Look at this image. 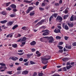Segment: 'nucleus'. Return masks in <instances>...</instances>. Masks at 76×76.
Listing matches in <instances>:
<instances>
[{
	"label": "nucleus",
	"mask_w": 76,
	"mask_h": 76,
	"mask_svg": "<svg viewBox=\"0 0 76 76\" xmlns=\"http://www.w3.org/2000/svg\"><path fill=\"white\" fill-rule=\"evenodd\" d=\"M19 60L20 61H23V58H21L19 59Z\"/></svg>",
	"instance_id": "46"
},
{
	"label": "nucleus",
	"mask_w": 76,
	"mask_h": 76,
	"mask_svg": "<svg viewBox=\"0 0 76 76\" xmlns=\"http://www.w3.org/2000/svg\"><path fill=\"white\" fill-rule=\"evenodd\" d=\"M21 72L20 71H18L17 72V75H19L20 74Z\"/></svg>",
	"instance_id": "47"
},
{
	"label": "nucleus",
	"mask_w": 76,
	"mask_h": 76,
	"mask_svg": "<svg viewBox=\"0 0 76 76\" xmlns=\"http://www.w3.org/2000/svg\"><path fill=\"white\" fill-rule=\"evenodd\" d=\"M45 20L43 19L41 20L40 22H38L37 24V25H41V24H42V23L44 22V21Z\"/></svg>",
	"instance_id": "7"
},
{
	"label": "nucleus",
	"mask_w": 76,
	"mask_h": 76,
	"mask_svg": "<svg viewBox=\"0 0 76 76\" xmlns=\"http://www.w3.org/2000/svg\"><path fill=\"white\" fill-rule=\"evenodd\" d=\"M18 55H19V56H22L23 54V53H18Z\"/></svg>",
	"instance_id": "54"
},
{
	"label": "nucleus",
	"mask_w": 76,
	"mask_h": 76,
	"mask_svg": "<svg viewBox=\"0 0 76 76\" xmlns=\"http://www.w3.org/2000/svg\"><path fill=\"white\" fill-rule=\"evenodd\" d=\"M42 6H45V4L44 3H42Z\"/></svg>",
	"instance_id": "64"
},
{
	"label": "nucleus",
	"mask_w": 76,
	"mask_h": 76,
	"mask_svg": "<svg viewBox=\"0 0 76 76\" xmlns=\"http://www.w3.org/2000/svg\"><path fill=\"white\" fill-rule=\"evenodd\" d=\"M41 56V53H40L38 54H37V57H40Z\"/></svg>",
	"instance_id": "63"
},
{
	"label": "nucleus",
	"mask_w": 76,
	"mask_h": 76,
	"mask_svg": "<svg viewBox=\"0 0 76 76\" xmlns=\"http://www.w3.org/2000/svg\"><path fill=\"white\" fill-rule=\"evenodd\" d=\"M43 75V73H40L38 75L39 76H42Z\"/></svg>",
	"instance_id": "50"
},
{
	"label": "nucleus",
	"mask_w": 76,
	"mask_h": 76,
	"mask_svg": "<svg viewBox=\"0 0 76 76\" xmlns=\"http://www.w3.org/2000/svg\"><path fill=\"white\" fill-rule=\"evenodd\" d=\"M12 72L13 71H7V73L8 74H9V75H12Z\"/></svg>",
	"instance_id": "25"
},
{
	"label": "nucleus",
	"mask_w": 76,
	"mask_h": 76,
	"mask_svg": "<svg viewBox=\"0 0 76 76\" xmlns=\"http://www.w3.org/2000/svg\"><path fill=\"white\" fill-rule=\"evenodd\" d=\"M30 44L31 45V46L34 45H35V44H36V42L34 41H33L30 43Z\"/></svg>",
	"instance_id": "12"
},
{
	"label": "nucleus",
	"mask_w": 76,
	"mask_h": 76,
	"mask_svg": "<svg viewBox=\"0 0 76 76\" xmlns=\"http://www.w3.org/2000/svg\"><path fill=\"white\" fill-rule=\"evenodd\" d=\"M21 39H19L18 40H17V42H20V41H21Z\"/></svg>",
	"instance_id": "62"
},
{
	"label": "nucleus",
	"mask_w": 76,
	"mask_h": 76,
	"mask_svg": "<svg viewBox=\"0 0 76 76\" xmlns=\"http://www.w3.org/2000/svg\"><path fill=\"white\" fill-rule=\"evenodd\" d=\"M62 60L65 62L67 61H68V58H64L62 59Z\"/></svg>",
	"instance_id": "16"
},
{
	"label": "nucleus",
	"mask_w": 76,
	"mask_h": 76,
	"mask_svg": "<svg viewBox=\"0 0 76 76\" xmlns=\"http://www.w3.org/2000/svg\"><path fill=\"white\" fill-rule=\"evenodd\" d=\"M34 12L35 11H33L31 12L29 14L30 16H34V15H35V12Z\"/></svg>",
	"instance_id": "22"
},
{
	"label": "nucleus",
	"mask_w": 76,
	"mask_h": 76,
	"mask_svg": "<svg viewBox=\"0 0 76 76\" xmlns=\"http://www.w3.org/2000/svg\"><path fill=\"white\" fill-rule=\"evenodd\" d=\"M22 29H23V31H28V29H27V27L26 26H23L21 28Z\"/></svg>",
	"instance_id": "15"
},
{
	"label": "nucleus",
	"mask_w": 76,
	"mask_h": 76,
	"mask_svg": "<svg viewBox=\"0 0 76 76\" xmlns=\"http://www.w3.org/2000/svg\"><path fill=\"white\" fill-rule=\"evenodd\" d=\"M63 70L64 71H67V69H66V67H64L63 68Z\"/></svg>",
	"instance_id": "57"
},
{
	"label": "nucleus",
	"mask_w": 76,
	"mask_h": 76,
	"mask_svg": "<svg viewBox=\"0 0 76 76\" xmlns=\"http://www.w3.org/2000/svg\"><path fill=\"white\" fill-rule=\"evenodd\" d=\"M66 48H68V49H72V46L71 45H69L67 46H66Z\"/></svg>",
	"instance_id": "30"
},
{
	"label": "nucleus",
	"mask_w": 76,
	"mask_h": 76,
	"mask_svg": "<svg viewBox=\"0 0 76 76\" xmlns=\"http://www.w3.org/2000/svg\"><path fill=\"white\" fill-rule=\"evenodd\" d=\"M53 18V16H51L49 18V22H51V19Z\"/></svg>",
	"instance_id": "39"
},
{
	"label": "nucleus",
	"mask_w": 76,
	"mask_h": 76,
	"mask_svg": "<svg viewBox=\"0 0 76 76\" xmlns=\"http://www.w3.org/2000/svg\"><path fill=\"white\" fill-rule=\"evenodd\" d=\"M52 16L53 17V16H54L55 18H56L57 16V14L54 13L52 15Z\"/></svg>",
	"instance_id": "28"
},
{
	"label": "nucleus",
	"mask_w": 76,
	"mask_h": 76,
	"mask_svg": "<svg viewBox=\"0 0 76 76\" xmlns=\"http://www.w3.org/2000/svg\"><path fill=\"white\" fill-rule=\"evenodd\" d=\"M18 27V25H15L13 26V28H12V29L14 30V29H15L16 28H17Z\"/></svg>",
	"instance_id": "23"
},
{
	"label": "nucleus",
	"mask_w": 76,
	"mask_h": 76,
	"mask_svg": "<svg viewBox=\"0 0 76 76\" xmlns=\"http://www.w3.org/2000/svg\"><path fill=\"white\" fill-rule=\"evenodd\" d=\"M11 3V2H10L6 3H5V4H6V6L7 7L9 6L10 4Z\"/></svg>",
	"instance_id": "27"
},
{
	"label": "nucleus",
	"mask_w": 76,
	"mask_h": 76,
	"mask_svg": "<svg viewBox=\"0 0 76 76\" xmlns=\"http://www.w3.org/2000/svg\"><path fill=\"white\" fill-rule=\"evenodd\" d=\"M6 9L7 10H12V9L10 7L7 8Z\"/></svg>",
	"instance_id": "43"
},
{
	"label": "nucleus",
	"mask_w": 76,
	"mask_h": 76,
	"mask_svg": "<svg viewBox=\"0 0 76 76\" xmlns=\"http://www.w3.org/2000/svg\"><path fill=\"white\" fill-rule=\"evenodd\" d=\"M57 28H58V29H61V27L60 26H57Z\"/></svg>",
	"instance_id": "55"
},
{
	"label": "nucleus",
	"mask_w": 76,
	"mask_h": 76,
	"mask_svg": "<svg viewBox=\"0 0 76 76\" xmlns=\"http://www.w3.org/2000/svg\"><path fill=\"white\" fill-rule=\"evenodd\" d=\"M44 57L46 58V60H49L51 58V57L50 56H44Z\"/></svg>",
	"instance_id": "9"
},
{
	"label": "nucleus",
	"mask_w": 76,
	"mask_h": 76,
	"mask_svg": "<svg viewBox=\"0 0 76 76\" xmlns=\"http://www.w3.org/2000/svg\"><path fill=\"white\" fill-rule=\"evenodd\" d=\"M55 6H59V4H58V3H56L55 4Z\"/></svg>",
	"instance_id": "52"
},
{
	"label": "nucleus",
	"mask_w": 76,
	"mask_h": 76,
	"mask_svg": "<svg viewBox=\"0 0 76 76\" xmlns=\"http://www.w3.org/2000/svg\"><path fill=\"white\" fill-rule=\"evenodd\" d=\"M72 45L74 47H75V46H76V42L72 43Z\"/></svg>",
	"instance_id": "51"
},
{
	"label": "nucleus",
	"mask_w": 76,
	"mask_h": 76,
	"mask_svg": "<svg viewBox=\"0 0 76 76\" xmlns=\"http://www.w3.org/2000/svg\"><path fill=\"white\" fill-rule=\"evenodd\" d=\"M13 23V21H9L7 22V26H11Z\"/></svg>",
	"instance_id": "8"
},
{
	"label": "nucleus",
	"mask_w": 76,
	"mask_h": 76,
	"mask_svg": "<svg viewBox=\"0 0 76 76\" xmlns=\"http://www.w3.org/2000/svg\"><path fill=\"white\" fill-rule=\"evenodd\" d=\"M38 4H39V2H38V1H37L36 3V6H38Z\"/></svg>",
	"instance_id": "60"
},
{
	"label": "nucleus",
	"mask_w": 76,
	"mask_h": 76,
	"mask_svg": "<svg viewBox=\"0 0 76 76\" xmlns=\"http://www.w3.org/2000/svg\"><path fill=\"white\" fill-rule=\"evenodd\" d=\"M73 16H74V15H72L71 17L70 18V21H74V17H73Z\"/></svg>",
	"instance_id": "18"
},
{
	"label": "nucleus",
	"mask_w": 76,
	"mask_h": 76,
	"mask_svg": "<svg viewBox=\"0 0 76 76\" xmlns=\"http://www.w3.org/2000/svg\"><path fill=\"white\" fill-rule=\"evenodd\" d=\"M24 2L26 3H32V1L25 0L24 1Z\"/></svg>",
	"instance_id": "19"
},
{
	"label": "nucleus",
	"mask_w": 76,
	"mask_h": 76,
	"mask_svg": "<svg viewBox=\"0 0 76 76\" xmlns=\"http://www.w3.org/2000/svg\"><path fill=\"white\" fill-rule=\"evenodd\" d=\"M63 42H59L58 43V45H63Z\"/></svg>",
	"instance_id": "45"
},
{
	"label": "nucleus",
	"mask_w": 76,
	"mask_h": 76,
	"mask_svg": "<svg viewBox=\"0 0 76 76\" xmlns=\"http://www.w3.org/2000/svg\"><path fill=\"white\" fill-rule=\"evenodd\" d=\"M39 40L41 42H44V39L43 38H41L39 39Z\"/></svg>",
	"instance_id": "40"
},
{
	"label": "nucleus",
	"mask_w": 76,
	"mask_h": 76,
	"mask_svg": "<svg viewBox=\"0 0 76 76\" xmlns=\"http://www.w3.org/2000/svg\"><path fill=\"white\" fill-rule=\"evenodd\" d=\"M62 27L63 28H64V27H65V23H64L63 24Z\"/></svg>",
	"instance_id": "58"
},
{
	"label": "nucleus",
	"mask_w": 76,
	"mask_h": 76,
	"mask_svg": "<svg viewBox=\"0 0 76 76\" xmlns=\"http://www.w3.org/2000/svg\"><path fill=\"white\" fill-rule=\"evenodd\" d=\"M32 9H33V7H29L28 9H27V10L26 11V14H28V13H29L30 12V11H31V10H32Z\"/></svg>",
	"instance_id": "5"
},
{
	"label": "nucleus",
	"mask_w": 76,
	"mask_h": 76,
	"mask_svg": "<svg viewBox=\"0 0 76 76\" xmlns=\"http://www.w3.org/2000/svg\"><path fill=\"white\" fill-rule=\"evenodd\" d=\"M31 50L32 52H34V51H35L36 49H35L32 48L31 49Z\"/></svg>",
	"instance_id": "48"
},
{
	"label": "nucleus",
	"mask_w": 76,
	"mask_h": 76,
	"mask_svg": "<svg viewBox=\"0 0 76 76\" xmlns=\"http://www.w3.org/2000/svg\"><path fill=\"white\" fill-rule=\"evenodd\" d=\"M7 22V20H5L0 21V23H2V24H5V23H6V22Z\"/></svg>",
	"instance_id": "14"
},
{
	"label": "nucleus",
	"mask_w": 76,
	"mask_h": 76,
	"mask_svg": "<svg viewBox=\"0 0 76 76\" xmlns=\"http://www.w3.org/2000/svg\"><path fill=\"white\" fill-rule=\"evenodd\" d=\"M72 66H71V65H69V66H66V69H67V70H69V69H70V68H72Z\"/></svg>",
	"instance_id": "29"
},
{
	"label": "nucleus",
	"mask_w": 76,
	"mask_h": 76,
	"mask_svg": "<svg viewBox=\"0 0 76 76\" xmlns=\"http://www.w3.org/2000/svg\"><path fill=\"white\" fill-rule=\"evenodd\" d=\"M12 11L13 12H17V11H18V10L16 8H14L12 10Z\"/></svg>",
	"instance_id": "37"
},
{
	"label": "nucleus",
	"mask_w": 76,
	"mask_h": 76,
	"mask_svg": "<svg viewBox=\"0 0 76 76\" xmlns=\"http://www.w3.org/2000/svg\"><path fill=\"white\" fill-rule=\"evenodd\" d=\"M64 28L66 30H68L69 29V27L67 26V25H65V26Z\"/></svg>",
	"instance_id": "26"
},
{
	"label": "nucleus",
	"mask_w": 76,
	"mask_h": 76,
	"mask_svg": "<svg viewBox=\"0 0 76 76\" xmlns=\"http://www.w3.org/2000/svg\"><path fill=\"white\" fill-rule=\"evenodd\" d=\"M57 47H58V48L60 50H62V49H63V47H62L61 46L58 45Z\"/></svg>",
	"instance_id": "33"
},
{
	"label": "nucleus",
	"mask_w": 76,
	"mask_h": 76,
	"mask_svg": "<svg viewBox=\"0 0 76 76\" xmlns=\"http://www.w3.org/2000/svg\"><path fill=\"white\" fill-rule=\"evenodd\" d=\"M40 19H38L37 20H36L34 21V23H37V22H38V21H39V20H40Z\"/></svg>",
	"instance_id": "38"
},
{
	"label": "nucleus",
	"mask_w": 76,
	"mask_h": 76,
	"mask_svg": "<svg viewBox=\"0 0 76 76\" xmlns=\"http://www.w3.org/2000/svg\"><path fill=\"white\" fill-rule=\"evenodd\" d=\"M64 38L65 40H67L68 39H69V37H68L64 36Z\"/></svg>",
	"instance_id": "36"
},
{
	"label": "nucleus",
	"mask_w": 76,
	"mask_h": 76,
	"mask_svg": "<svg viewBox=\"0 0 76 76\" xmlns=\"http://www.w3.org/2000/svg\"><path fill=\"white\" fill-rule=\"evenodd\" d=\"M23 75H27L28 74V71L25 70L22 72Z\"/></svg>",
	"instance_id": "13"
},
{
	"label": "nucleus",
	"mask_w": 76,
	"mask_h": 76,
	"mask_svg": "<svg viewBox=\"0 0 76 76\" xmlns=\"http://www.w3.org/2000/svg\"><path fill=\"white\" fill-rule=\"evenodd\" d=\"M59 53H63V50H59L58 51Z\"/></svg>",
	"instance_id": "53"
},
{
	"label": "nucleus",
	"mask_w": 76,
	"mask_h": 76,
	"mask_svg": "<svg viewBox=\"0 0 76 76\" xmlns=\"http://www.w3.org/2000/svg\"><path fill=\"white\" fill-rule=\"evenodd\" d=\"M67 25H68L69 27H73V24L72 23L71 24L68 23H67Z\"/></svg>",
	"instance_id": "17"
},
{
	"label": "nucleus",
	"mask_w": 76,
	"mask_h": 76,
	"mask_svg": "<svg viewBox=\"0 0 76 76\" xmlns=\"http://www.w3.org/2000/svg\"><path fill=\"white\" fill-rule=\"evenodd\" d=\"M1 14L3 15H6L7 14L6 11H3L1 12Z\"/></svg>",
	"instance_id": "20"
},
{
	"label": "nucleus",
	"mask_w": 76,
	"mask_h": 76,
	"mask_svg": "<svg viewBox=\"0 0 76 76\" xmlns=\"http://www.w3.org/2000/svg\"><path fill=\"white\" fill-rule=\"evenodd\" d=\"M0 65H1V66H6V64L3 63H0Z\"/></svg>",
	"instance_id": "31"
},
{
	"label": "nucleus",
	"mask_w": 76,
	"mask_h": 76,
	"mask_svg": "<svg viewBox=\"0 0 76 76\" xmlns=\"http://www.w3.org/2000/svg\"><path fill=\"white\" fill-rule=\"evenodd\" d=\"M42 32H46L43 33L42 34V35H43V36H46L49 35V32H49V30H48L46 29L45 30H42Z\"/></svg>",
	"instance_id": "3"
},
{
	"label": "nucleus",
	"mask_w": 76,
	"mask_h": 76,
	"mask_svg": "<svg viewBox=\"0 0 76 76\" xmlns=\"http://www.w3.org/2000/svg\"><path fill=\"white\" fill-rule=\"evenodd\" d=\"M39 9L40 10H41V11H42V10H44V9L42 7H39Z\"/></svg>",
	"instance_id": "41"
},
{
	"label": "nucleus",
	"mask_w": 76,
	"mask_h": 76,
	"mask_svg": "<svg viewBox=\"0 0 76 76\" xmlns=\"http://www.w3.org/2000/svg\"><path fill=\"white\" fill-rule=\"evenodd\" d=\"M23 61L24 62H26V61H28V59H24Z\"/></svg>",
	"instance_id": "61"
},
{
	"label": "nucleus",
	"mask_w": 76,
	"mask_h": 76,
	"mask_svg": "<svg viewBox=\"0 0 76 76\" xmlns=\"http://www.w3.org/2000/svg\"><path fill=\"white\" fill-rule=\"evenodd\" d=\"M63 3V1H62V0H60L59 1V4H61V3Z\"/></svg>",
	"instance_id": "59"
},
{
	"label": "nucleus",
	"mask_w": 76,
	"mask_h": 76,
	"mask_svg": "<svg viewBox=\"0 0 76 76\" xmlns=\"http://www.w3.org/2000/svg\"><path fill=\"white\" fill-rule=\"evenodd\" d=\"M24 64L25 66H28V62L24 63Z\"/></svg>",
	"instance_id": "56"
},
{
	"label": "nucleus",
	"mask_w": 76,
	"mask_h": 76,
	"mask_svg": "<svg viewBox=\"0 0 76 76\" xmlns=\"http://www.w3.org/2000/svg\"><path fill=\"white\" fill-rule=\"evenodd\" d=\"M41 61L42 63L44 64H47L48 63V61H47L46 58L44 56L42 57L41 58Z\"/></svg>",
	"instance_id": "2"
},
{
	"label": "nucleus",
	"mask_w": 76,
	"mask_h": 76,
	"mask_svg": "<svg viewBox=\"0 0 76 76\" xmlns=\"http://www.w3.org/2000/svg\"><path fill=\"white\" fill-rule=\"evenodd\" d=\"M26 40V38L25 37H23V39L21 40V41L23 42V41H25Z\"/></svg>",
	"instance_id": "24"
},
{
	"label": "nucleus",
	"mask_w": 76,
	"mask_h": 76,
	"mask_svg": "<svg viewBox=\"0 0 76 76\" xmlns=\"http://www.w3.org/2000/svg\"><path fill=\"white\" fill-rule=\"evenodd\" d=\"M47 65H45L43 67V69H45L47 68Z\"/></svg>",
	"instance_id": "49"
},
{
	"label": "nucleus",
	"mask_w": 76,
	"mask_h": 76,
	"mask_svg": "<svg viewBox=\"0 0 76 76\" xmlns=\"http://www.w3.org/2000/svg\"><path fill=\"white\" fill-rule=\"evenodd\" d=\"M37 73L36 72H34L33 75V76H37Z\"/></svg>",
	"instance_id": "44"
},
{
	"label": "nucleus",
	"mask_w": 76,
	"mask_h": 76,
	"mask_svg": "<svg viewBox=\"0 0 76 76\" xmlns=\"http://www.w3.org/2000/svg\"><path fill=\"white\" fill-rule=\"evenodd\" d=\"M10 7H11L12 9H16V6L15 4H12L10 5Z\"/></svg>",
	"instance_id": "10"
},
{
	"label": "nucleus",
	"mask_w": 76,
	"mask_h": 76,
	"mask_svg": "<svg viewBox=\"0 0 76 76\" xmlns=\"http://www.w3.org/2000/svg\"><path fill=\"white\" fill-rule=\"evenodd\" d=\"M56 39H61V37L59 36H57L56 37Z\"/></svg>",
	"instance_id": "42"
},
{
	"label": "nucleus",
	"mask_w": 76,
	"mask_h": 76,
	"mask_svg": "<svg viewBox=\"0 0 76 76\" xmlns=\"http://www.w3.org/2000/svg\"><path fill=\"white\" fill-rule=\"evenodd\" d=\"M54 32L56 34H57V33H60L61 32V30L58 28L55 29L54 31Z\"/></svg>",
	"instance_id": "6"
},
{
	"label": "nucleus",
	"mask_w": 76,
	"mask_h": 76,
	"mask_svg": "<svg viewBox=\"0 0 76 76\" xmlns=\"http://www.w3.org/2000/svg\"><path fill=\"white\" fill-rule=\"evenodd\" d=\"M17 70H22V69H21V66H19L18 67L17 69Z\"/></svg>",
	"instance_id": "34"
},
{
	"label": "nucleus",
	"mask_w": 76,
	"mask_h": 76,
	"mask_svg": "<svg viewBox=\"0 0 76 76\" xmlns=\"http://www.w3.org/2000/svg\"><path fill=\"white\" fill-rule=\"evenodd\" d=\"M15 14H12L10 15V17L11 18H13L14 16H15Z\"/></svg>",
	"instance_id": "35"
},
{
	"label": "nucleus",
	"mask_w": 76,
	"mask_h": 76,
	"mask_svg": "<svg viewBox=\"0 0 76 76\" xmlns=\"http://www.w3.org/2000/svg\"><path fill=\"white\" fill-rule=\"evenodd\" d=\"M44 38H46V39H48V40H49L48 42L49 43H52L53 42H54V38L52 36H50V37H44Z\"/></svg>",
	"instance_id": "1"
},
{
	"label": "nucleus",
	"mask_w": 76,
	"mask_h": 76,
	"mask_svg": "<svg viewBox=\"0 0 76 76\" xmlns=\"http://www.w3.org/2000/svg\"><path fill=\"white\" fill-rule=\"evenodd\" d=\"M18 58L16 57H15V58L14 57H12L11 58V60H13V61H16V60H18Z\"/></svg>",
	"instance_id": "11"
},
{
	"label": "nucleus",
	"mask_w": 76,
	"mask_h": 76,
	"mask_svg": "<svg viewBox=\"0 0 76 76\" xmlns=\"http://www.w3.org/2000/svg\"><path fill=\"white\" fill-rule=\"evenodd\" d=\"M56 20L59 22H61L63 20V18L61 17V16H58L56 18Z\"/></svg>",
	"instance_id": "4"
},
{
	"label": "nucleus",
	"mask_w": 76,
	"mask_h": 76,
	"mask_svg": "<svg viewBox=\"0 0 76 76\" xmlns=\"http://www.w3.org/2000/svg\"><path fill=\"white\" fill-rule=\"evenodd\" d=\"M30 62L31 64L32 65V64H35V63L34 62L32 61H30Z\"/></svg>",
	"instance_id": "32"
},
{
	"label": "nucleus",
	"mask_w": 76,
	"mask_h": 76,
	"mask_svg": "<svg viewBox=\"0 0 76 76\" xmlns=\"http://www.w3.org/2000/svg\"><path fill=\"white\" fill-rule=\"evenodd\" d=\"M12 47H13V48H16L18 47V45L16 44H12Z\"/></svg>",
	"instance_id": "21"
}]
</instances>
